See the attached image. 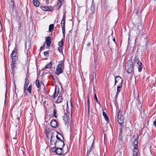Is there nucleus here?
Segmentation results:
<instances>
[{
	"mask_svg": "<svg viewBox=\"0 0 156 156\" xmlns=\"http://www.w3.org/2000/svg\"><path fill=\"white\" fill-rule=\"evenodd\" d=\"M58 133L59 134L60 136L62 137V140L57 141L56 140L55 142H54V141L53 140V136H52L51 137L50 143H52V142H54V144L55 145V146L57 147L58 148H64L65 146V144L64 142V138L63 136V135L62 134H61L59 133Z\"/></svg>",
	"mask_w": 156,
	"mask_h": 156,
	"instance_id": "f257e3e1",
	"label": "nucleus"
},
{
	"mask_svg": "<svg viewBox=\"0 0 156 156\" xmlns=\"http://www.w3.org/2000/svg\"><path fill=\"white\" fill-rule=\"evenodd\" d=\"M64 61L63 60H62L59 62L55 72L56 74L59 75L63 72V70L64 69Z\"/></svg>",
	"mask_w": 156,
	"mask_h": 156,
	"instance_id": "f03ea898",
	"label": "nucleus"
},
{
	"mask_svg": "<svg viewBox=\"0 0 156 156\" xmlns=\"http://www.w3.org/2000/svg\"><path fill=\"white\" fill-rule=\"evenodd\" d=\"M134 65L132 60H129L127 62L125 66V69L127 72L130 73L133 71Z\"/></svg>",
	"mask_w": 156,
	"mask_h": 156,
	"instance_id": "7ed1b4c3",
	"label": "nucleus"
},
{
	"mask_svg": "<svg viewBox=\"0 0 156 156\" xmlns=\"http://www.w3.org/2000/svg\"><path fill=\"white\" fill-rule=\"evenodd\" d=\"M119 111L118 113V122L121 126H124V117L123 115L121 112L120 109H118Z\"/></svg>",
	"mask_w": 156,
	"mask_h": 156,
	"instance_id": "20e7f679",
	"label": "nucleus"
},
{
	"mask_svg": "<svg viewBox=\"0 0 156 156\" xmlns=\"http://www.w3.org/2000/svg\"><path fill=\"white\" fill-rule=\"evenodd\" d=\"M17 47L16 45L15 47L14 50L12 52V53L11 54V56L12 57V60H16L17 59V56H16L17 52Z\"/></svg>",
	"mask_w": 156,
	"mask_h": 156,
	"instance_id": "39448f33",
	"label": "nucleus"
},
{
	"mask_svg": "<svg viewBox=\"0 0 156 156\" xmlns=\"http://www.w3.org/2000/svg\"><path fill=\"white\" fill-rule=\"evenodd\" d=\"M62 118H63V120L64 121V123L66 125L67 124H69L70 121H71L70 120L69 117V115L68 114H65V115L63 116Z\"/></svg>",
	"mask_w": 156,
	"mask_h": 156,
	"instance_id": "423d86ee",
	"label": "nucleus"
},
{
	"mask_svg": "<svg viewBox=\"0 0 156 156\" xmlns=\"http://www.w3.org/2000/svg\"><path fill=\"white\" fill-rule=\"evenodd\" d=\"M50 125L52 127L55 128L57 127L58 124L57 123V122L55 119H53L51 121Z\"/></svg>",
	"mask_w": 156,
	"mask_h": 156,
	"instance_id": "0eeeda50",
	"label": "nucleus"
},
{
	"mask_svg": "<svg viewBox=\"0 0 156 156\" xmlns=\"http://www.w3.org/2000/svg\"><path fill=\"white\" fill-rule=\"evenodd\" d=\"M63 148H58L59 149H57V151H56V153L57 154L61 156L63 154L65 155L67 153H66L65 154H64V150L62 149Z\"/></svg>",
	"mask_w": 156,
	"mask_h": 156,
	"instance_id": "6e6552de",
	"label": "nucleus"
},
{
	"mask_svg": "<svg viewBox=\"0 0 156 156\" xmlns=\"http://www.w3.org/2000/svg\"><path fill=\"white\" fill-rule=\"evenodd\" d=\"M119 82V84H122V80L121 77L119 76H117L115 77V83L114 86L115 85L117 82Z\"/></svg>",
	"mask_w": 156,
	"mask_h": 156,
	"instance_id": "1a4fd4ad",
	"label": "nucleus"
},
{
	"mask_svg": "<svg viewBox=\"0 0 156 156\" xmlns=\"http://www.w3.org/2000/svg\"><path fill=\"white\" fill-rule=\"evenodd\" d=\"M29 76H28V75H26V76L25 78V83L24 85V88H25V89H26V88H27L29 84Z\"/></svg>",
	"mask_w": 156,
	"mask_h": 156,
	"instance_id": "9d476101",
	"label": "nucleus"
},
{
	"mask_svg": "<svg viewBox=\"0 0 156 156\" xmlns=\"http://www.w3.org/2000/svg\"><path fill=\"white\" fill-rule=\"evenodd\" d=\"M136 66L138 68V71L139 72H140L142 71L143 64L140 61L139 62H138V63L136 65Z\"/></svg>",
	"mask_w": 156,
	"mask_h": 156,
	"instance_id": "9b49d317",
	"label": "nucleus"
},
{
	"mask_svg": "<svg viewBox=\"0 0 156 156\" xmlns=\"http://www.w3.org/2000/svg\"><path fill=\"white\" fill-rule=\"evenodd\" d=\"M45 43H46L47 45L48 46H50V45L51 43V38L50 37H47L45 38Z\"/></svg>",
	"mask_w": 156,
	"mask_h": 156,
	"instance_id": "f8f14e48",
	"label": "nucleus"
},
{
	"mask_svg": "<svg viewBox=\"0 0 156 156\" xmlns=\"http://www.w3.org/2000/svg\"><path fill=\"white\" fill-rule=\"evenodd\" d=\"M140 61V60L139 59L138 57L136 55L134 57L132 62L133 63V64L134 65L136 63L137 64L138 63V62H139Z\"/></svg>",
	"mask_w": 156,
	"mask_h": 156,
	"instance_id": "ddd939ff",
	"label": "nucleus"
},
{
	"mask_svg": "<svg viewBox=\"0 0 156 156\" xmlns=\"http://www.w3.org/2000/svg\"><path fill=\"white\" fill-rule=\"evenodd\" d=\"M58 94V90H57V89L56 87H55V91L52 96H49L52 98H55L56 97Z\"/></svg>",
	"mask_w": 156,
	"mask_h": 156,
	"instance_id": "4468645a",
	"label": "nucleus"
},
{
	"mask_svg": "<svg viewBox=\"0 0 156 156\" xmlns=\"http://www.w3.org/2000/svg\"><path fill=\"white\" fill-rule=\"evenodd\" d=\"M62 95L61 94H60L56 102L57 103H59L62 101Z\"/></svg>",
	"mask_w": 156,
	"mask_h": 156,
	"instance_id": "2eb2a0df",
	"label": "nucleus"
},
{
	"mask_svg": "<svg viewBox=\"0 0 156 156\" xmlns=\"http://www.w3.org/2000/svg\"><path fill=\"white\" fill-rule=\"evenodd\" d=\"M103 112H102V115L103 116H104L105 118V119L106 121L108 122L109 121V119L108 117L107 116L106 113L104 111V110L102 109Z\"/></svg>",
	"mask_w": 156,
	"mask_h": 156,
	"instance_id": "dca6fc26",
	"label": "nucleus"
},
{
	"mask_svg": "<svg viewBox=\"0 0 156 156\" xmlns=\"http://www.w3.org/2000/svg\"><path fill=\"white\" fill-rule=\"evenodd\" d=\"M118 140L119 141V143L121 144L123 143V140L122 137V134H119V137L118 138Z\"/></svg>",
	"mask_w": 156,
	"mask_h": 156,
	"instance_id": "f3484780",
	"label": "nucleus"
},
{
	"mask_svg": "<svg viewBox=\"0 0 156 156\" xmlns=\"http://www.w3.org/2000/svg\"><path fill=\"white\" fill-rule=\"evenodd\" d=\"M138 153V148H133V156H137Z\"/></svg>",
	"mask_w": 156,
	"mask_h": 156,
	"instance_id": "a211bd4d",
	"label": "nucleus"
},
{
	"mask_svg": "<svg viewBox=\"0 0 156 156\" xmlns=\"http://www.w3.org/2000/svg\"><path fill=\"white\" fill-rule=\"evenodd\" d=\"M16 61V60H12V63L11 65V67L12 71V72H13L14 71V69L15 67Z\"/></svg>",
	"mask_w": 156,
	"mask_h": 156,
	"instance_id": "6ab92c4d",
	"label": "nucleus"
},
{
	"mask_svg": "<svg viewBox=\"0 0 156 156\" xmlns=\"http://www.w3.org/2000/svg\"><path fill=\"white\" fill-rule=\"evenodd\" d=\"M138 105H137V107L139 108V110L140 112V113H141V110H142V104L140 102V101L139 100L138 101Z\"/></svg>",
	"mask_w": 156,
	"mask_h": 156,
	"instance_id": "aec40b11",
	"label": "nucleus"
},
{
	"mask_svg": "<svg viewBox=\"0 0 156 156\" xmlns=\"http://www.w3.org/2000/svg\"><path fill=\"white\" fill-rule=\"evenodd\" d=\"M54 105V109L53 111V114H52V116L53 117H55V118H57V111H56V109H55V105Z\"/></svg>",
	"mask_w": 156,
	"mask_h": 156,
	"instance_id": "412c9836",
	"label": "nucleus"
},
{
	"mask_svg": "<svg viewBox=\"0 0 156 156\" xmlns=\"http://www.w3.org/2000/svg\"><path fill=\"white\" fill-rule=\"evenodd\" d=\"M33 4L36 7H38L39 5V2L38 0H33Z\"/></svg>",
	"mask_w": 156,
	"mask_h": 156,
	"instance_id": "4be33fe9",
	"label": "nucleus"
},
{
	"mask_svg": "<svg viewBox=\"0 0 156 156\" xmlns=\"http://www.w3.org/2000/svg\"><path fill=\"white\" fill-rule=\"evenodd\" d=\"M54 27V24H52L49 26L48 31L49 32H51L52 31L53 28Z\"/></svg>",
	"mask_w": 156,
	"mask_h": 156,
	"instance_id": "5701e85b",
	"label": "nucleus"
},
{
	"mask_svg": "<svg viewBox=\"0 0 156 156\" xmlns=\"http://www.w3.org/2000/svg\"><path fill=\"white\" fill-rule=\"evenodd\" d=\"M122 86V84H119V86L117 87V92L119 93L120 92V91L121 90V87Z\"/></svg>",
	"mask_w": 156,
	"mask_h": 156,
	"instance_id": "b1692460",
	"label": "nucleus"
},
{
	"mask_svg": "<svg viewBox=\"0 0 156 156\" xmlns=\"http://www.w3.org/2000/svg\"><path fill=\"white\" fill-rule=\"evenodd\" d=\"M63 40L62 39L58 43V45L59 47H62L63 44Z\"/></svg>",
	"mask_w": 156,
	"mask_h": 156,
	"instance_id": "393cba45",
	"label": "nucleus"
},
{
	"mask_svg": "<svg viewBox=\"0 0 156 156\" xmlns=\"http://www.w3.org/2000/svg\"><path fill=\"white\" fill-rule=\"evenodd\" d=\"M51 62H50L48 64L46 65L44 67V69L49 68L50 69L51 67Z\"/></svg>",
	"mask_w": 156,
	"mask_h": 156,
	"instance_id": "a878e982",
	"label": "nucleus"
},
{
	"mask_svg": "<svg viewBox=\"0 0 156 156\" xmlns=\"http://www.w3.org/2000/svg\"><path fill=\"white\" fill-rule=\"evenodd\" d=\"M59 149L58 148V147H57L55 146L54 147L51 148V151L53 152H55L56 153L57 149Z\"/></svg>",
	"mask_w": 156,
	"mask_h": 156,
	"instance_id": "bb28decb",
	"label": "nucleus"
},
{
	"mask_svg": "<svg viewBox=\"0 0 156 156\" xmlns=\"http://www.w3.org/2000/svg\"><path fill=\"white\" fill-rule=\"evenodd\" d=\"M36 84L37 87L39 88L40 87L39 80L38 79H37L36 81Z\"/></svg>",
	"mask_w": 156,
	"mask_h": 156,
	"instance_id": "cd10ccee",
	"label": "nucleus"
},
{
	"mask_svg": "<svg viewBox=\"0 0 156 156\" xmlns=\"http://www.w3.org/2000/svg\"><path fill=\"white\" fill-rule=\"evenodd\" d=\"M48 8L47 9V11H51L53 10V8L51 6H48Z\"/></svg>",
	"mask_w": 156,
	"mask_h": 156,
	"instance_id": "c85d7f7f",
	"label": "nucleus"
},
{
	"mask_svg": "<svg viewBox=\"0 0 156 156\" xmlns=\"http://www.w3.org/2000/svg\"><path fill=\"white\" fill-rule=\"evenodd\" d=\"M31 89H32V85L31 84L30 85L28 88L27 89V91L29 92V93H30L31 92Z\"/></svg>",
	"mask_w": 156,
	"mask_h": 156,
	"instance_id": "c756f323",
	"label": "nucleus"
},
{
	"mask_svg": "<svg viewBox=\"0 0 156 156\" xmlns=\"http://www.w3.org/2000/svg\"><path fill=\"white\" fill-rule=\"evenodd\" d=\"M138 136L137 135L136 137L134 140V141L133 142V144H138Z\"/></svg>",
	"mask_w": 156,
	"mask_h": 156,
	"instance_id": "7c9ffc66",
	"label": "nucleus"
},
{
	"mask_svg": "<svg viewBox=\"0 0 156 156\" xmlns=\"http://www.w3.org/2000/svg\"><path fill=\"white\" fill-rule=\"evenodd\" d=\"M56 132L58 134V135H56V136L57 140H58V141L62 140V139H61L60 138V137H62L60 136H59V134L58 133V131H56Z\"/></svg>",
	"mask_w": 156,
	"mask_h": 156,
	"instance_id": "2f4dec72",
	"label": "nucleus"
},
{
	"mask_svg": "<svg viewBox=\"0 0 156 156\" xmlns=\"http://www.w3.org/2000/svg\"><path fill=\"white\" fill-rule=\"evenodd\" d=\"M41 8L44 11H47V9L48 8V6H41Z\"/></svg>",
	"mask_w": 156,
	"mask_h": 156,
	"instance_id": "473e14b6",
	"label": "nucleus"
},
{
	"mask_svg": "<svg viewBox=\"0 0 156 156\" xmlns=\"http://www.w3.org/2000/svg\"><path fill=\"white\" fill-rule=\"evenodd\" d=\"M65 20L62 19L61 23V27H65Z\"/></svg>",
	"mask_w": 156,
	"mask_h": 156,
	"instance_id": "72a5a7b5",
	"label": "nucleus"
},
{
	"mask_svg": "<svg viewBox=\"0 0 156 156\" xmlns=\"http://www.w3.org/2000/svg\"><path fill=\"white\" fill-rule=\"evenodd\" d=\"M94 147V145H93V142L92 143V144L91 147H89L87 150H88V151H89V153H90L91 151L92 150V149Z\"/></svg>",
	"mask_w": 156,
	"mask_h": 156,
	"instance_id": "f704fd0d",
	"label": "nucleus"
},
{
	"mask_svg": "<svg viewBox=\"0 0 156 156\" xmlns=\"http://www.w3.org/2000/svg\"><path fill=\"white\" fill-rule=\"evenodd\" d=\"M62 32L63 34V36L64 37H65V27H62Z\"/></svg>",
	"mask_w": 156,
	"mask_h": 156,
	"instance_id": "c9c22d12",
	"label": "nucleus"
},
{
	"mask_svg": "<svg viewBox=\"0 0 156 156\" xmlns=\"http://www.w3.org/2000/svg\"><path fill=\"white\" fill-rule=\"evenodd\" d=\"M50 129L48 127H47L45 129V133H46V134L47 136V135L49 134V133L50 132Z\"/></svg>",
	"mask_w": 156,
	"mask_h": 156,
	"instance_id": "e433bc0d",
	"label": "nucleus"
},
{
	"mask_svg": "<svg viewBox=\"0 0 156 156\" xmlns=\"http://www.w3.org/2000/svg\"><path fill=\"white\" fill-rule=\"evenodd\" d=\"M49 53V52L48 51H46L44 53V55L45 56L48 57L49 55H48Z\"/></svg>",
	"mask_w": 156,
	"mask_h": 156,
	"instance_id": "4c0bfd02",
	"label": "nucleus"
},
{
	"mask_svg": "<svg viewBox=\"0 0 156 156\" xmlns=\"http://www.w3.org/2000/svg\"><path fill=\"white\" fill-rule=\"evenodd\" d=\"M96 77V73L95 72H93L92 75V80L93 81L94 80V78H95Z\"/></svg>",
	"mask_w": 156,
	"mask_h": 156,
	"instance_id": "58836bf2",
	"label": "nucleus"
},
{
	"mask_svg": "<svg viewBox=\"0 0 156 156\" xmlns=\"http://www.w3.org/2000/svg\"><path fill=\"white\" fill-rule=\"evenodd\" d=\"M62 5L60 4V3H58L57 4V9L58 10L60 9L61 6Z\"/></svg>",
	"mask_w": 156,
	"mask_h": 156,
	"instance_id": "ea45409f",
	"label": "nucleus"
},
{
	"mask_svg": "<svg viewBox=\"0 0 156 156\" xmlns=\"http://www.w3.org/2000/svg\"><path fill=\"white\" fill-rule=\"evenodd\" d=\"M87 104H88V108L89 110V108H90V101L89 99V97H88L87 98Z\"/></svg>",
	"mask_w": 156,
	"mask_h": 156,
	"instance_id": "a19ab883",
	"label": "nucleus"
},
{
	"mask_svg": "<svg viewBox=\"0 0 156 156\" xmlns=\"http://www.w3.org/2000/svg\"><path fill=\"white\" fill-rule=\"evenodd\" d=\"M11 7L12 9V11H13V9H15V8L16 7V6L15 5V4L14 3H12L11 4Z\"/></svg>",
	"mask_w": 156,
	"mask_h": 156,
	"instance_id": "79ce46f5",
	"label": "nucleus"
},
{
	"mask_svg": "<svg viewBox=\"0 0 156 156\" xmlns=\"http://www.w3.org/2000/svg\"><path fill=\"white\" fill-rule=\"evenodd\" d=\"M58 50L61 53L62 52V47H59L58 48Z\"/></svg>",
	"mask_w": 156,
	"mask_h": 156,
	"instance_id": "37998d69",
	"label": "nucleus"
},
{
	"mask_svg": "<svg viewBox=\"0 0 156 156\" xmlns=\"http://www.w3.org/2000/svg\"><path fill=\"white\" fill-rule=\"evenodd\" d=\"M27 89V88H26V89L24 88L23 89V94L25 95H27V92L26 91Z\"/></svg>",
	"mask_w": 156,
	"mask_h": 156,
	"instance_id": "c03bdc74",
	"label": "nucleus"
},
{
	"mask_svg": "<svg viewBox=\"0 0 156 156\" xmlns=\"http://www.w3.org/2000/svg\"><path fill=\"white\" fill-rule=\"evenodd\" d=\"M119 93L117 92L116 93V94L115 97V100H116V99H117V98Z\"/></svg>",
	"mask_w": 156,
	"mask_h": 156,
	"instance_id": "a18cd8bd",
	"label": "nucleus"
},
{
	"mask_svg": "<svg viewBox=\"0 0 156 156\" xmlns=\"http://www.w3.org/2000/svg\"><path fill=\"white\" fill-rule=\"evenodd\" d=\"M122 127L119 129V134H122Z\"/></svg>",
	"mask_w": 156,
	"mask_h": 156,
	"instance_id": "49530a36",
	"label": "nucleus"
},
{
	"mask_svg": "<svg viewBox=\"0 0 156 156\" xmlns=\"http://www.w3.org/2000/svg\"><path fill=\"white\" fill-rule=\"evenodd\" d=\"M62 19L63 20H66V13H64V14L63 16Z\"/></svg>",
	"mask_w": 156,
	"mask_h": 156,
	"instance_id": "de8ad7c7",
	"label": "nucleus"
},
{
	"mask_svg": "<svg viewBox=\"0 0 156 156\" xmlns=\"http://www.w3.org/2000/svg\"><path fill=\"white\" fill-rule=\"evenodd\" d=\"M133 148H138V144H133Z\"/></svg>",
	"mask_w": 156,
	"mask_h": 156,
	"instance_id": "09e8293b",
	"label": "nucleus"
},
{
	"mask_svg": "<svg viewBox=\"0 0 156 156\" xmlns=\"http://www.w3.org/2000/svg\"><path fill=\"white\" fill-rule=\"evenodd\" d=\"M91 44L90 42H88L87 44V46L88 47H90V45Z\"/></svg>",
	"mask_w": 156,
	"mask_h": 156,
	"instance_id": "8fccbe9b",
	"label": "nucleus"
},
{
	"mask_svg": "<svg viewBox=\"0 0 156 156\" xmlns=\"http://www.w3.org/2000/svg\"><path fill=\"white\" fill-rule=\"evenodd\" d=\"M45 43H44L43 45L40 48L41 50V49H42L43 48L45 47Z\"/></svg>",
	"mask_w": 156,
	"mask_h": 156,
	"instance_id": "3c124183",
	"label": "nucleus"
},
{
	"mask_svg": "<svg viewBox=\"0 0 156 156\" xmlns=\"http://www.w3.org/2000/svg\"><path fill=\"white\" fill-rule=\"evenodd\" d=\"M94 98H95V99L96 100V101L98 100L97 97V95H96V94H94Z\"/></svg>",
	"mask_w": 156,
	"mask_h": 156,
	"instance_id": "603ef678",
	"label": "nucleus"
},
{
	"mask_svg": "<svg viewBox=\"0 0 156 156\" xmlns=\"http://www.w3.org/2000/svg\"><path fill=\"white\" fill-rule=\"evenodd\" d=\"M59 1V3H60V4L62 5L63 4V1H61V0H58Z\"/></svg>",
	"mask_w": 156,
	"mask_h": 156,
	"instance_id": "864d4df0",
	"label": "nucleus"
},
{
	"mask_svg": "<svg viewBox=\"0 0 156 156\" xmlns=\"http://www.w3.org/2000/svg\"><path fill=\"white\" fill-rule=\"evenodd\" d=\"M153 123V124L155 126V127H156V120L154 121Z\"/></svg>",
	"mask_w": 156,
	"mask_h": 156,
	"instance_id": "5fc2aeb1",
	"label": "nucleus"
},
{
	"mask_svg": "<svg viewBox=\"0 0 156 156\" xmlns=\"http://www.w3.org/2000/svg\"><path fill=\"white\" fill-rule=\"evenodd\" d=\"M117 99H116V100H115V99H114V100H115V104H116L117 105H118V103H117Z\"/></svg>",
	"mask_w": 156,
	"mask_h": 156,
	"instance_id": "6e6d98bb",
	"label": "nucleus"
},
{
	"mask_svg": "<svg viewBox=\"0 0 156 156\" xmlns=\"http://www.w3.org/2000/svg\"><path fill=\"white\" fill-rule=\"evenodd\" d=\"M97 103H98L99 105H100V102L98 100H97L96 101Z\"/></svg>",
	"mask_w": 156,
	"mask_h": 156,
	"instance_id": "4d7b16f0",
	"label": "nucleus"
},
{
	"mask_svg": "<svg viewBox=\"0 0 156 156\" xmlns=\"http://www.w3.org/2000/svg\"><path fill=\"white\" fill-rule=\"evenodd\" d=\"M11 3H14V0H11Z\"/></svg>",
	"mask_w": 156,
	"mask_h": 156,
	"instance_id": "13d9d810",
	"label": "nucleus"
},
{
	"mask_svg": "<svg viewBox=\"0 0 156 156\" xmlns=\"http://www.w3.org/2000/svg\"><path fill=\"white\" fill-rule=\"evenodd\" d=\"M93 90H94V93L95 94V92H96V90H95L94 87H93Z\"/></svg>",
	"mask_w": 156,
	"mask_h": 156,
	"instance_id": "bf43d9fd",
	"label": "nucleus"
},
{
	"mask_svg": "<svg viewBox=\"0 0 156 156\" xmlns=\"http://www.w3.org/2000/svg\"><path fill=\"white\" fill-rule=\"evenodd\" d=\"M90 108H89V110L88 108V115H90Z\"/></svg>",
	"mask_w": 156,
	"mask_h": 156,
	"instance_id": "052dcab7",
	"label": "nucleus"
},
{
	"mask_svg": "<svg viewBox=\"0 0 156 156\" xmlns=\"http://www.w3.org/2000/svg\"><path fill=\"white\" fill-rule=\"evenodd\" d=\"M70 102H71V107L72 108L73 107V105H72V102H71V99H70Z\"/></svg>",
	"mask_w": 156,
	"mask_h": 156,
	"instance_id": "680f3d73",
	"label": "nucleus"
},
{
	"mask_svg": "<svg viewBox=\"0 0 156 156\" xmlns=\"http://www.w3.org/2000/svg\"><path fill=\"white\" fill-rule=\"evenodd\" d=\"M89 154L90 153H89V151H88V150H87V155L86 156H88Z\"/></svg>",
	"mask_w": 156,
	"mask_h": 156,
	"instance_id": "e2e57ef3",
	"label": "nucleus"
},
{
	"mask_svg": "<svg viewBox=\"0 0 156 156\" xmlns=\"http://www.w3.org/2000/svg\"><path fill=\"white\" fill-rule=\"evenodd\" d=\"M113 41H114V42H115V38L114 37L113 38V39H112Z\"/></svg>",
	"mask_w": 156,
	"mask_h": 156,
	"instance_id": "0e129e2a",
	"label": "nucleus"
},
{
	"mask_svg": "<svg viewBox=\"0 0 156 156\" xmlns=\"http://www.w3.org/2000/svg\"><path fill=\"white\" fill-rule=\"evenodd\" d=\"M15 91H16V85H15ZM15 94H16V96H17V94L16 93V92H15Z\"/></svg>",
	"mask_w": 156,
	"mask_h": 156,
	"instance_id": "69168bd1",
	"label": "nucleus"
},
{
	"mask_svg": "<svg viewBox=\"0 0 156 156\" xmlns=\"http://www.w3.org/2000/svg\"><path fill=\"white\" fill-rule=\"evenodd\" d=\"M68 102H67V106L68 107Z\"/></svg>",
	"mask_w": 156,
	"mask_h": 156,
	"instance_id": "338daca9",
	"label": "nucleus"
},
{
	"mask_svg": "<svg viewBox=\"0 0 156 156\" xmlns=\"http://www.w3.org/2000/svg\"><path fill=\"white\" fill-rule=\"evenodd\" d=\"M13 139H16V138H15V137H14V138H13Z\"/></svg>",
	"mask_w": 156,
	"mask_h": 156,
	"instance_id": "774afa93",
	"label": "nucleus"
}]
</instances>
